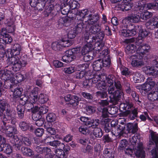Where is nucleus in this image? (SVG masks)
I'll list each match as a JSON object with an SVG mask.
<instances>
[{
    "label": "nucleus",
    "instance_id": "obj_1",
    "mask_svg": "<svg viewBox=\"0 0 158 158\" xmlns=\"http://www.w3.org/2000/svg\"><path fill=\"white\" fill-rule=\"evenodd\" d=\"M106 81L110 84L108 91V93L111 94L110 96V100L114 105L116 104L122 94L119 91L115 90L114 86L117 89H119L121 87L120 83L119 82H115V78L112 75H109L106 79Z\"/></svg>",
    "mask_w": 158,
    "mask_h": 158
},
{
    "label": "nucleus",
    "instance_id": "obj_2",
    "mask_svg": "<svg viewBox=\"0 0 158 158\" xmlns=\"http://www.w3.org/2000/svg\"><path fill=\"white\" fill-rule=\"evenodd\" d=\"M4 131L7 136L10 137V109L8 107L7 102L5 99H0V117H3Z\"/></svg>",
    "mask_w": 158,
    "mask_h": 158
},
{
    "label": "nucleus",
    "instance_id": "obj_3",
    "mask_svg": "<svg viewBox=\"0 0 158 158\" xmlns=\"http://www.w3.org/2000/svg\"><path fill=\"white\" fill-rule=\"evenodd\" d=\"M21 51L20 45L15 44L13 46L12 52L13 56L11 57L10 64L13 72L19 71L22 67H25L27 64L26 62L22 60H19L17 56L19 55Z\"/></svg>",
    "mask_w": 158,
    "mask_h": 158
},
{
    "label": "nucleus",
    "instance_id": "obj_4",
    "mask_svg": "<svg viewBox=\"0 0 158 158\" xmlns=\"http://www.w3.org/2000/svg\"><path fill=\"white\" fill-rule=\"evenodd\" d=\"M12 131L10 132V134H13L10 135V142L14 144L18 149H19L21 146L24 143V144L29 145L31 143L30 139L26 137H23L21 140H20L17 136L15 135L17 133V130L15 126L14 125L13 127H10V130Z\"/></svg>",
    "mask_w": 158,
    "mask_h": 158
},
{
    "label": "nucleus",
    "instance_id": "obj_5",
    "mask_svg": "<svg viewBox=\"0 0 158 158\" xmlns=\"http://www.w3.org/2000/svg\"><path fill=\"white\" fill-rule=\"evenodd\" d=\"M91 40H90L89 43L88 42L81 48V53L82 55H85L89 53H92L91 51L93 49L99 52L102 49L103 47L102 44H101L98 41L94 43L95 39L94 37L92 38Z\"/></svg>",
    "mask_w": 158,
    "mask_h": 158
},
{
    "label": "nucleus",
    "instance_id": "obj_6",
    "mask_svg": "<svg viewBox=\"0 0 158 158\" xmlns=\"http://www.w3.org/2000/svg\"><path fill=\"white\" fill-rule=\"evenodd\" d=\"M132 106L127 103H122L119 106V110L122 112V114L123 116H128L131 119H133L136 117L137 110L134 109L132 110Z\"/></svg>",
    "mask_w": 158,
    "mask_h": 158
},
{
    "label": "nucleus",
    "instance_id": "obj_7",
    "mask_svg": "<svg viewBox=\"0 0 158 158\" xmlns=\"http://www.w3.org/2000/svg\"><path fill=\"white\" fill-rule=\"evenodd\" d=\"M80 50L79 48H74L66 51L65 55L62 58V60L65 62H70L76 58L75 55L79 53Z\"/></svg>",
    "mask_w": 158,
    "mask_h": 158
},
{
    "label": "nucleus",
    "instance_id": "obj_8",
    "mask_svg": "<svg viewBox=\"0 0 158 158\" xmlns=\"http://www.w3.org/2000/svg\"><path fill=\"white\" fill-rule=\"evenodd\" d=\"M38 89L37 87L34 88L31 92L27 95V98L25 104L26 106L31 107L33 104L36 103L38 101Z\"/></svg>",
    "mask_w": 158,
    "mask_h": 158
},
{
    "label": "nucleus",
    "instance_id": "obj_9",
    "mask_svg": "<svg viewBox=\"0 0 158 158\" xmlns=\"http://www.w3.org/2000/svg\"><path fill=\"white\" fill-rule=\"evenodd\" d=\"M92 15H89V19L87 21V23L89 24L93 25L91 27L89 30L90 33L91 34H95L98 32L100 30V27L97 22L98 20V18L97 16L91 18Z\"/></svg>",
    "mask_w": 158,
    "mask_h": 158
},
{
    "label": "nucleus",
    "instance_id": "obj_10",
    "mask_svg": "<svg viewBox=\"0 0 158 158\" xmlns=\"http://www.w3.org/2000/svg\"><path fill=\"white\" fill-rule=\"evenodd\" d=\"M2 79L4 80V88L10 89V67L8 66L5 67L3 73L2 75Z\"/></svg>",
    "mask_w": 158,
    "mask_h": 158
},
{
    "label": "nucleus",
    "instance_id": "obj_11",
    "mask_svg": "<svg viewBox=\"0 0 158 158\" xmlns=\"http://www.w3.org/2000/svg\"><path fill=\"white\" fill-rule=\"evenodd\" d=\"M142 58L141 55H140L137 53L136 54L131 55L130 58L132 66L134 67H139L143 65L144 63Z\"/></svg>",
    "mask_w": 158,
    "mask_h": 158
},
{
    "label": "nucleus",
    "instance_id": "obj_12",
    "mask_svg": "<svg viewBox=\"0 0 158 158\" xmlns=\"http://www.w3.org/2000/svg\"><path fill=\"white\" fill-rule=\"evenodd\" d=\"M98 82L97 84L98 89L103 90V91L98 92V95L102 98H106L107 96V94L105 90L106 89V86L104 79H102Z\"/></svg>",
    "mask_w": 158,
    "mask_h": 158
},
{
    "label": "nucleus",
    "instance_id": "obj_13",
    "mask_svg": "<svg viewBox=\"0 0 158 158\" xmlns=\"http://www.w3.org/2000/svg\"><path fill=\"white\" fill-rule=\"evenodd\" d=\"M155 82L150 79H147V81L141 86V89L147 92L151 90L153 91L156 88Z\"/></svg>",
    "mask_w": 158,
    "mask_h": 158
},
{
    "label": "nucleus",
    "instance_id": "obj_14",
    "mask_svg": "<svg viewBox=\"0 0 158 158\" xmlns=\"http://www.w3.org/2000/svg\"><path fill=\"white\" fill-rule=\"evenodd\" d=\"M142 70L147 75L156 77L158 75V67L147 66L143 68Z\"/></svg>",
    "mask_w": 158,
    "mask_h": 158
},
{
    "label": "nucleus",
    "instance_id": "obj_15",
    "mask_svg": "<svg viewBox=\"0 0 158 158\" xmlns=\"http://www.w3.org/2000/svg\"><path fill=\"white\" fill-rule=\"evenodd\" d=\"M138 5H136L137 7H135L136 8L135 10L137 11L139 10V12H138V13L143 11L145 7L146 6L148 9H158V3H155L153 4L149 3L147 4L144 5L143 6L141 4L138 3Z\"/></svg>",
    "mask_w": 158,
    "mask_h": 158
},
{
    "label": "nucleus",
    "instance_id": "obj_16",
    "mask_svg": "<svg viewBox=\"0 0 158 158\" xmlns=\"http://www.w3.org/2000/svg\"><path fill=\"white\" fill-rule=\"evenodd\" d=\"M24 80V77L20 73H11L10 74V82L15 84L20 83Z\"/></svg>",
    "mask_w": 158,
    "mask_h": 158
},
{
    "label": "nucleus",
    "instance_id": "obj_17",
    "mask_svg": "<svg viewBox=\"0 0 158 158\" xmlns=\"http://www.w3.org/2000/svg\"><path fill=\"white\" fill-rule=\"evenodd\" d=\"M138 49L136 51V53L140 55L146 54L148 52L150 49V47L148 45L141 44L139 46L136 44Z\"/></svg>",
    "mask_w": 158,
    "mask_h": 158
},
{
    "label": "nucleus",
    "instance_id": "obj_18",
    "mask_svg": "<svg viewBox=\"0 0 158 158\" xmlns=\"http://www.w3.org/2000/svg\"><path fill=\"white\" fill-rule=\"evenodd\" d=\"M134 153L136 156L140 158H145V152L143 150L142 144L141 143L138 144L137 148L134 150Z\"/></svg>",
    "mask_w": 158,
    "mask_h": 158
},
{
    "label": "nucleus",
    "instance_id": "obj_19",
    "mask_svg": "<svg viewBox=\"0 0 158 158\" xmlns=\"http://www.w3.org/2000/svg\"><path fill=\"white\" fill-rule=\"evenodd\" d=\"M65 100L66 101L70 102V104L75 107L77 105L80 98L76 96H73L69 94L65 97Z\"/></svg>",
    "mask_w": 158,
    "mask_h": 158
},
{
    "label": "nucleus",
    "instance_id": "obj_20",
    "mask_svg": "<svg viewBox=\"0 0 158 158\" xmlns=\"http://www.w3.org/2000/svg\"><path fill=\"white\" fill-rule=\"evenodd\" d=\"M140 16L139 15L132 14L129 16L127 18L124 19L123 21V23L127 22L129 23V21L134 23H137L140 20Z\"/></svg>",
    "mask_w": 158,
    "mask_h": 158
},
{
    "label": "nucleus",
    "instance_id": "obj_21",
    "mask_svg": "<svg viewBox=\"0 0 158 158\" xmlns=\"http://www.w3.org/2000/svg\"><path fill=\"white\" fill-rule=\"evenodd\" d=\"M10 35L0 37V50H5L6 44L10 43Z\"/></svg>",
    "mask_w": 158,
    "mask_h": 158
},
{
    "label": "nucleus",
    "instance_id": "obj_22",
    "mask_svg": "<svg viewBox=\"0 0 158 158\" xmlns=\"http://www.w3.org/2000/svg\"><path fill=\"white\" fill-rule=\"evenodd\" d=\"M102 54L104 55V58L102 60H101L102 62V67H106L109 65L110 63V61L109 58L108 57V51L107 50H105L102 52Z\"/></svg>",
    "mask_w": 158,
    "mask_h": 158
},
{
    "label": "nucleus",
    "instance_id": "obj_23",
    "mask_svg": "<svg viewBox=\"0 0 158 158\" xmlns=\"http://www.w3.org/2000/svg\"><path fill=\"white\" fill-rule=\"evenodd\" d=\"M88 66V65L87 64H84L80 66L81 70L76 73L75 77L76 78L80 79L84 76L85 73V70Z\"/></svg>",
    "mask_w": 158,
    "mask_h": 158
},
{
    "label": "nucleus",
    "instance_id": "obj_24",
    "mask_svg": "<svg viewBox=\"0 0 158 158\" xmlns=\"http://www.w3.org/2000/svg\"><path fill=\"white\" fill-rule=\"evenodd\" d=\"M149 136V144L150 145L156 144L157 148H158V135H156L155 133L152 132Z\"/></svg>",
    "mask_w": 158,
    "mask_h": 158
},
{
    "label": "nucleus",
    "instance_id": "obj_25",
    "mask_svg": "<svg viewBox=\"0 0 158 158\" xmlns=\"http://www.w3.org/2000/svg\"><path fill=\"white\" fill-rule=\"evenodd\" d=\"M36 116L35 114H34L32 115V118L34 120L36 121L35 124L38 126H41L44 124L45 120L44 118H41V116L39 114H37Z\"/></svg>",
    "mask_w": 158,
    "mask_h": 158
},
{
    "label": "nucleus",
    "instance_id": "obj_26",
    "mask_svg": "<svg viewBox=\"0 0 158 158\" xmlns=\"http://www.w3.org/2000/svg\"><path fill=\"white\" fill-rule=\"evenodd\" d=\"M127 130L129 132L134 133L136 132L138 130V124L137 123H128L127 125Z\"/></svg>",
    "mask_w": 158,
    "mask_h": 158
},
{
    "label": "nucleus",
    "instance_id": "obj_27",
    "mask_svg": "<svg viewBox=\"0 0 158 158\" xmlns=\"http://www.w3.org/2000/svg\"><path fill=\"white\" fill-rule=\"evenodd\" d=\"M99 123V120L98 119L94 120L89 118L85 125L88 127H92L93 128L98 126Z\"/></svg>",
    "mask_w": 158,
    "mask_h": 158
},
{
    "label": "nucleus",
    "instance_id": "obj_28",
    "mask_svg": "<svg viewBox=\"0 0 158 158\" xmlns=\"http://www.w3.org/2000/svg\"><path fill=\"white\" fill-rule=\"evenodd\" d=\"M125 127L123 125H117V126L112 129L113 132L114 133V135H118L121 134L122 131L124 130Z\"/></svg>",
    "mask_w": 158,
    "mask_h": 158
},
{
    "label": "nucleus",
    "instance_id": "obj_29",
    "mask_svg": "<svg viewBox=\"0 0 158 158\" xmlns=\"http://www.w3.org/2000/svg\"><path fill=\"white\" fill-rule=\"evenodd\" d=\"M9 52L10 49H7L6 51V50H2V49L0 50V59L6 56L7 58V61L8 64V65L10 64V63H9L10 62Z\"/></svg>",
    "mask_w": 158,
    "mask_h": 158
},
{
    "label": "nucleus",
    "instance_id": "obj_30",
    "mask_svg": "<svg viewBox=\"0 0 158 158\" xmlns=\"http://www.w3.org/2000/svg\"><path fill=\"white\" fill-rule=\"evenodd\" d=\"M102 78L103 79L107 78V77L105 75H102L100 76V74H97L94 75L92 78H90L89 81H91L93 83H95L98 82L101 80L102 79Z\"/></svg>",
    "mask_w": 158,
    "mask_h": 158
},
{
    "label": "nucleus",
    "instance_id": "obj_31",
    "mask_svg": "<svg viewBox=\"0 0 158 158\" xmlns=\"http://www.w3.org/2000/svg\"><path fill=\"white\" fill-rule=\"evenodd\" d=\"M137 46H136L133 44H130L127 46L125 51L128 54L133 53L136 50Z\"/></svg>",
    "mask_w": 158,
    "mask_h": 158
},
{
    "label": "nucleus",
    "instance_id": "obj_32",
    "mask_svg": "<svg viewBox=\"0 0 158 158\" xmlns=\"http://www.w3.org/2000/svg\"><path fill=\"white\" fill-rule=\"evenodd\" d=\"M132 6V5L131 3H127L123 2H121V4H119L118 6V8H119V10H127L130 9Z\"/></svg>",
    "mask_w": 158,
    "mask_h": 158
},
{
    "label": "nucleus",
    "instance_id": "obj_33",
    "mask_svg": "<svg viewBox=\"0 0 158 158\" xmlns=\"http://www.w3.org/2000/svg\"><path fill=\"white\" fill-rule=\"evenodd\" d=\"M102 62L101 59H99L98 60L94 62L93 64V67L95 71H98L100 70L102 68Z\"/></svg>",
    "mask_w": 158,
    "mask_h": 158
},
{
    "label": "nucleus",
    "instance_id": "obj_34",
    "mask_svg": "<svg viewBox=\"0 0 158 158\" xmlns=\"http://www.w3.org/2000/svg\"><path fill=\"white\" fill-rule=\"evenodd\" d=\"M148 97V99L152 101L158 100V92L152 91L149 93Z\"/></svg>",
    "mask_w": 158,
    "mask_h": 158
},
{
    "label": "nucleus",
    "instance_id": "obj_35",
    "mask_svg": "<svg viewBox=\"0 0 158 158\" xmlns=\"http://www.w3.org/2000/svg\"><path fill=\"white\" fill-rule=\"evenodd\" d=\"M62 71L65 74H70L74 73L75 71V67L73 66H69L62 69Z\"/></svg>",
    "mask_w": 158,
    "mask_h": 158
},
{
    "label": "nucleus",
    "instance_id": "obj_36",
    "mask_svg": "<svg viewBox=\"0 0 158 158\" xmlns=\"http://www.w3.org/2000/svg\"><path fill=\"white\" fill-rule=\"evenodd\" d=\"M21 151L23 155L27 156H31L34 154L31 149L24 147H22Z\"/></svg>",
    "mask_w": 158,
    "mask_h": 158
},
{
    "label": "nucleus",
    "instance_id": "obj_37",
    "mask_svg": "<svg viewBox=\"0 0 158 158\" xmlns=\"http://www.w3.org/2000/svg\"><path fill=\"white\" fill-rule=\"evenodd\" d=\"M19 126L21 129L23 131H25L29 128L30 129H33L32 127L30 124L26 122H21L19 124Z\"/></svg>",
    "mask_w": 158,
    "mask_h": 158
},
{
    "label": "nucleus",
    "instance_id": "obj_38",
    "mask_svg": "<svg viewBox=\"0 0 158 158\" xmlns=\"http://www.w3.org/2000/svg\"><path fill=\"white\" fill-rule=\"evenodd\" d=\"M73 43L72 41L71 40H62L59 41V44L62 47H68L71 45Z\"/></svg>",
    "mask_w": 158,
    "mask_h": 158
},
{
    "label": "nucleus",
    "instance_id": "obj_39",
    "mask_svg": "<svg viewBox=\"0 0 158 158\" xmlns=\"http://www.w3.org/2000/svg\"><path fill=\"white\" fill-rule=\"evenodd\" d=\"M17 110L19 117L22 118L23 117L24 106L22 104H20L17 106Z\"/></svg>",
    "mask_w": 158,
    "mask_h": 158
},
{
    "label": "nucleus",
    "instance_id": "obj_40",
    "mask_svg": "<svg viewBox=\"0 0 158 158\" xmlns=\"http://www.w3.org/2000/svg\"><path fill=\"white\" fill-rule=\"evenodd\" d=\"M48 100L47 95L43 94H41L38 98V101L41 103H44L46 102Z\"/></svg>",
    "mask_w": 158,
    "mask_h": 158
},
{
    "label": "nucleus",
    "instance_id": "obj_41",
    "mask_svg": "<svg viewBox=\"0 0 158 158\" xmlns=\"http://www.w3.org/2000/svg\"><path fill=\"white\" fill-rule=\"evenodd\" d=\"M48 145L54 147H57L59 146L60 148H64V144L63 143H61L59 141L57 140H54L53 141H50Z\"/></svg>",
    "mask_w": 158,
    "mask_h": 158
},
{
    "label": "nucleus",
    "instance_id": "obj_42",
    "mask_svg": "<svg viewBox=\"0 0 158 158\" xmlns=\"http://www.w3.org/2000/svg\"><path fill=\"white\" fill-rule=\"evenodd\" d=\"M93 134L96 137L100 138L102 135V130L99 128H95L94 130Z\"/></svg>",
    "mask_w": 158,
    "mask_h": 158
},
{
    "label": "nucleus",
    "instance_id": "obj_43",
    "mask_svg": "<svg viewBox=\"0 0 158 158\" xmlns=\"http://www.w3.org/2000/svg\"><path fill=\"white\" fill-rule=\"evenodd\" d=\"M100 31H99L98 32H97L96 33H97V34L96 35H97V39H96V36H93L92 38L93 37H94V39H95V41H94V43H95L97 41H98L101 44H102L103 45H103L102 43H101V42L98 40V38L100 40H102L103 39L104 37V34H103V33L102 32H99Z\"/></svg>",
    "mask_w": 158,
    "mask_h": 158
},
{
    "label": "nucleus",
    "instance_id": "obj_44",
    "mask_svg": "<svg viewBox=\"0 0 158 158\" xmlns=\"http://www.w3.org/2000/svg\"><path fill=\"white\" fill-rule=\"evenodd\" d=\"M69 5L70 8L73 9L79 7V4L74 0H70L69 2Z\"/></svg>",
    "mask_w": 158,
    "mask_h": 158
},
{
    "label": "nucleus",
    "instance_id": "obj_45",
    "mask_svg": "<svg viewBox=\"0 0 158 158\" xmlns=\"http://www.w3.org/2000/svg\"><path fill=\"white\" fill-rule=\"evenodd\" d=\"M148 35V32L145 30L141 29L139 31V40H142V38H145Z\"/></svg>",
    "mask_w": 158,
    "mask_h": 158
},
{
    "label": "nucleus",
    "instance_id": "obj_46",
    "mask_svg": "<svg viewBox=\"0 0 158 158\" xmlns=\"http://www.w3.org/2000/svg\"><path fill=\"white\" fill-rule=\"evenodd\" d=\"M46 119L48 122H53L56 120V116L54 113H49L47 115Z\"/></svg>",
    "mask_w": 158,
    "mask_h": 158
},
{
    "label": "nucleus",
    "instance_id": "obj_47",
    "mask_svg": "<svg viewBox=\"0 0 158 158\" xmlns=\"http://www.w3.org/2000/svg\"><path fill=\"white\" fill-rule=\"evenodd\" d=\"M142 16L141 17V19L143 20H146L151 17L152 15V14L151 12L146 11L142 13Z\"/></svg>",
    "mask_w": 158,
    "mask_h": 158
},
{
    "label": "nucleus",
    "instance_id": "obj_48",
    "mask_svg": "<svg viewBox=\"0 0 158 158\" xmlns=\"http://www.w3.org/2000/svg\"><path fill=\"white\" fill-rule=\"evenodd\" d=\"M48 111V107L44 105L40 107L39 109V114H45L47 113Z\"/></svg>",
    "mask_w": 158,
    "mask_h": 158
},
{
    "label": "nucleus",
    "instance_id": "obj_49",
    "mask_svg": "<svg viewBox=\"0 0 158 158\" xmlns=\"http://www.w3.org/2000/svg\"><path fill=\"white\" fill-rule=\"evenodd\" d=\"M22 89L21 88H16L14 89L13 92V95L15 97L17 98L20 97L22 94Z\"/></svg>",
    "mask_w": 158,
    "mask_h": 158
},
{
    "label": "nucleus",
    "instance_id": "obj_50",
    "mask_svg": "<svg viewBox=\"0 0 158 158\" xmlns=\"http://www.w3.org/2000/svg\"><path fill=\"white\" fill-rule=\"evenodd\" d=\"M129 32H130V30H127V29H123L121 31V35L124 37H128L129 35H132L134 33L131 34Z\"/></svg>",
    "mask_w": 158,
    "mask_h": 158
},
{
    "label": "nucleus",
    "instance_id": "obj_51",
    "mask_svg": "<svg viewBox=\"0 0 158 158\" xmlns=\"http://www.w3.org/2000/svg\"><path fill=\"white\" fill-rule=\"evenodd\" d=\"M134 79H135L137 82L141 81L144 80V77L140 73H135L134 77Z\"/></svg>",
    "mask_w": 158,
    "mask_h": 158
},
{
    "label": "nucleus",
    "instance_id": "obj_52",
    "mask_svg": "<svg viewBox=\"0 0 158 158\" xmlns=\"http://www.w3.org/2000/svg\"><path fill=\"white\" fill-rule=\"evenodd\" d=\"M84 56V60L85 62L89 61L93 59L92 53H89Z\"/></svg>",
    "mask_w": 158,
    "mask_h": 158
},
{
    "label": "nucleus",
    "instance_id": "obj_53",
    "mask_svg": "<svg viewBox=\"0 0 158 158\" xmlns=\"http://www.w3.org/2000/svg\"><path fill=\"white\" fill-rule=\"evenodd\" d=\"M44 130L42 128H39L37 129L35 131V134L38 136H42L44 132Z\"/></svg>",
    "mask_w": 158,
    "mask_h": 158
},
{
    "label": "nucleus",
    "instance_id": "obj_54",
    "mask_svg": "<svg viewBox=\"0 0 158 158\" xmlns=\"http://www.w3.org/2000/svg\"><path fill=\"white\" fill-rule=\"evenodd\" d=\"M127 145V141L125 140H122L120 143L119 147L121 149H123L126 148V147Z\"/></svg>",
    "mask_w": 158,
    "mask_h": 158
},
{
    "label": "nucleus",
    "instance_id": "obj_55",
    "mask_svg": "<svg viewBox=\"0 0 158 158\" xmlns=\"http://www.w3.org/2000/svg\"><path fill=\"white\" fill-rule=\"evenodd\" d=\"M86 110L87 114H91L95 111V108L90 106H87L86 107Z\"/></svg>",
    "mask_w": 158,
    "mask_h": 158
},
{
    "label": "nucleus",
    "instance_id": "obj_56",
    "mask_svg": "<svg viewBox=\"0 0 158 158\" xmlns=\"http://www.w3.org/2000/svg\"><path fill=\"white\" fill-rule=\"evenodd\" d=\"M52 47L53 49L55 50H60L61 48L60 45L59 44V42L53 43L52 44Z\"/></svg>",
    "mask_w": 158,
    "mask_h": 158
},
{
    "label": "nucleus",
    "instance_id": "obj_57",
    "mask_svg": "<svg viewBox=\"0 0 158 158\" xmlns=\"http://www.w3.org/2000/svg\"><path fill=\"white\" fill-rule=\"evenodd\" d=\"M104 155L105 158H114L108 149H106L104 151Z\"/></svg>",
    "mask_w": 158,
    "mask_h": 158
},
{
    "label": "nucleus",
    "instance_id": "obj_58",
    "mask_svg": "<svg viewBox=\"0 0 158 158\" xmlns=\"http://www.w3.org/2000/svg\"><path fill=\"white\" fill-rule=\"evenodd\" d=\"M53 64V65L57 68H60L63 66V63L61 62L58 60H54Z\"/></svg>",
    "mask_w": 158,
    "mask_h": 158
},
{
    "label": "nucleus",
    "instance_id": "obj_59",
    "mask_svg": "<svg viewBox=\"0 0 158 158\" xmlns=\"http://www.w3.org/2000/svg\"><path fill=\"white\" fill-rule=\"evenodd\" d=\"M83 151L84 153H88L89 154H91L93 151V148L91 146L88 145L85 149L83 150Z\"/></svg>",
    "mask_w": 158,
    "mask_h": 158
},
{
    "label": "nucleus",
    "instance_id": "obj_60",
    "mask_svg": "<svg viewBox=\"0 0 158 158\" xmlns=\"http://www.w3.org/2000/svg\"><path fill=\"white\" fill-rule=\"evenodd\" d=\"M88 10L86 9L84 10L81 11H79L78 12V15L81 17H82V18H85V16L88 14Z\"/></svg>",
    "mask_w": 158,
    "mask_h": 158
},
{
    "label": "nucleus",
    "instance_id": "obj_61",
    "mask_svg": "<svg viewBox=\"0 0 158 158\" xmlns=\"http://www.w3.org/2000/svg\"><path fill=\"white\" fill-rule=\"evenodd\" d=\"M79 130L80 132L84 134H86L89 132L87 129L82 127H80L79 128Z\"/></svg>",
    "mask_w": 158,
    "mask_h": 158
},
{
    "label": "nucleus",
    "instance_id": "obj_62",
    "mask_svg": "<svg viewBox=\"0 0 158 158\" xmlns=\"http://www.w3.org/2000/svg\"><path fill=\"white\" fill-rule=\"evenodd\" d=\"M152 158H158V150L156 148L151 151Z\"/></svg>",
    "mask_w": 158,
    "mask_h": 158
},
{
    "label": "nucleus",
    "instance_id": "obj_63",
    "mask_svg": "<svg viewBox=\"0 0 158 158\" xmlns=\"http://www.w3.org/2000/svg\"><path fill=\"white\" fill-rule=\"evenodd\" d=\"M138 140H139L138 137L135 135L133 136L130 139V141L131 143L133 145L136 144V143L137 142Z\"/></svg>",
    "mask_w": 158,
    "mask_h": 158
},
{
    "label": "nucleus",
    "instance_id": "obj_64",
    "mask_svg": "<svg viewBox=\"0 0 158 158\" xmlns=\"http://www.w3.org/2000/svg\"><path fill=\"white\" fill-rule=\"evenodd\" d=\"M76 36V33L74 30L70 31L68 34V37L70 39L74 38Z\"/></svg>",
    "mask_w": 158,
    "mask_h": 158
}]
</instances>
